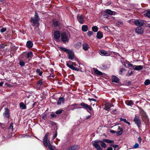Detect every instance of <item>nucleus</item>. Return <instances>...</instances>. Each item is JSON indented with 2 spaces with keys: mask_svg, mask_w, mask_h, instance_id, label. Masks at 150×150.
Segmentation results:
<instances>
[{
  "mask_svg": "<svg viewBox=\"0 0 150 150\" xmlns=\"http://www.w3.org/2000/svg\"><path fill=\"white\" fill-rule=\"evenodd\" d=\"M49 134V132L47 133L44 137L43 139V144L46 147H47L48 146V148L50 150H54L55 148L51 145L50 143V140L49 139L48 141V136Z\"/></svg>",
  "mask_w": 150,
  "mask_h": 150,
  "instance_id": "nucleus-1",
  "label": "nucleus"
},
{
  "mask_svg": "<svg viewBox=\"0 0 150 150\" xmlns=\"http://www.w3.org/2000/svg\"><path fill=\"white\" fill-rule=\"evenodd\" d=\"M62 41L64 43L68 42L70 37V35L68 32H63L61 35Z\"/></svg>",
  "mask_w": 150,
  "mask_h": 150,
  "instance_id": "nucleus-2",
  "label": "nucleus"
},
{
  "mask_svg": "<svg viewBox=\"0 0 150 150\" xmlns=\"http://www.w3.org/2000/svg\"><path fill=\"white\" fill-rule=\"evenodd\" d=\"M100 142V141L98 140L93 141L92 142L93 145L97 150H102L99 145Z\"/></svg>",
  "mask_w": 150,
  "mask_h": 150,
  "instance_id": "nucleus-3",
  "label": "nucleus"
},
{
  "mask_svg": "<svg viewBox=\"0 0 150 150\" xmlns=\"http://www.w3.org/2000/svg\"><path fill=\"white\" fill-rule=\"evenodd\" d=\"M114 106V105L112 104L109 103H106L105 105L104 109L108 111H109L110 110V108Z\"/></svg>",
  "mask_w": 150,
  "mask_h": 150,
  "instance_id": "nucleus-4",
  "label": "nucleus"
},
{
  "mask_svg": "<svg viewBox=\"0 0 150 150\" xmlns=\"http://www.w3.org/2000/svg\"><path fill=\"white\" fill-rule=\"evenodd\" d=\"M77 19L79 23L83 24L84 22V16L81 14L78 15L77 16Z\"/></svg>",
  "mask_w": 150,
  "mask_h": 150,
  "instance_id": "nucleus-5",
  "label": "nucleus"
},
{
  "mask_svg": "<svg viewBox=\"0 0 150 150\" xmlns=\"http://www.w3.org/2000/svg\"><path fill=\"white\" fill-rule=\"evenodd\" d=\"M80 105L82 106L84 109L86 110H88V109L90 111H91L92 110V108L91 107L87 104L84 103H82L80 104Z\"/></svg>",
  "mask_w": 150,
  "mask_h": 150,
  "instance_id": "nucleus-6",
  "label": "nucleus"
},
{
  "mask_svg": "<svg viewBox=\"0 0 150 150\" xmlns=\"http://www.w3.org/2000/svg\"><path fill=\"white\" fill-rule=\"evenodd\" d=\"M133 121L138 127H140L141 124V120L137 116H135L134 118Z\"/></svg>",
  "mask_w": 150,
  "mask_h": 150,
  "instance_id": "nucleus-7",
  "label": "nucleus"
},
{
  "mask_svg": "<svg viewBox=\"0 0 150 150\" xmlns=\"http://www.w3.org/2000/svg\"><path fill=\"white\" fill-rule=\"evenodd\" d=\"M134 23L136 25L140 27L142 26L144 24V21L140 19L136 21Z\"/></svg>",
  "mask_w": 150,
  "mask_h": 150,
  "instance_id": "nucleus-8",
  "label": "nucleus"
},
{
  "mask_svg": "<svg viewBox=\"0 0 150 150\" xmlns=\"http://www.w3.org/2000/svg\"><path fill=\"white\" fill-rule=\"evenodd\" d=\"M5 111L3 113V116L5 117L9 118L10 116L9 110L7 108H5Z\"/></svg>",
  "mask_w": 150,
  "mask_h": 150,
  "instance_id": "nucleus-9",
  "label": "nucleus"
},
{
  "mask_svg": "<svg viewBox=\"0 0 150 150\" xmlns=\"http://www.w3.org/2000/svg\"><path fill=\"white\" fill-rule=\"evenodd\" d=\"M54 38L56 40H58L59 39L60 34L59 31H55L54 33Z\"/></svg>",
  "mask_w": 150,
  "mask_h": 150,
  "instance_id": "nucleus-10",
  "label": "nucleus"
},
{
  "mask_svg": "<svg viewBox=\"0 0 150 150\" xmlns=\"http://www.w3.org/2000/svg\"><path fill=\"white\" fill-rule=\"evenodd\" d=\"M68 54V59L73 60L74 57V52L72 51H70Z\"/></svg>",
  "mask_w": 150,
  "mask_h": 150,
  "instance_id": "nucleus-11",
  "label": "nucleus"
},
{
  "mask_svg": "<svg viewBox=\"0 0 150 150\" xmlns=\"http://www.w3.org/2000/svg\"><path fill=\"white\" fill-rule=\"evenodd\" d=\"M105 12L107 14L110 15H115L116 14V13L115 12L112 11L109 9H106L105 10Z\"/></svg>",
  "mask_w": 150,
  "mask_h": 150,
  "instance_id": "nucleus-12",
  "label": "nucleus"
},
{
  "mask_svg": "<svg viewBox=\"0 0 150 150\" xmlns=\"http://www.w3.org/2000/svg\"><path fill=\"white\" fill-rule=\"evenodd\" d=\"M144 29L143 28L140 27H137L135 30V32L136 33L139 34H141L143 32Z\"/></svg>",
  "mask_w": 150,
  "mask_h": 150,
  "instance_id": "nucleus-13",
  "label": "nucleus"
},
{
  "mask_svg": "<svg viewBox=\"0 0 150 150\" xmlns=\"http://www.w3.org/2000/svg\"><path fill=\"white\" fill-rule=\"evenodd\" d=\"M64 99L63 97L60 98L58 100L57 104L58 105H60L62 103H64Z\"/></svg>",
  "mask_w": 150,
  "mask_h": 150,
  "instance_id": "nucleus-14",
  "label": "nucleus"
},
{
  "mask_svg": "<svg viewBox=\"0 0 150 150\" xmlns=\"http://www.w3.org/2000/svg\"><path fill=\"white\" fill-rule=\"evenodd\" d=\"M134 69L135 70L139 71L142 70L143 68V66L142 65H134Z\"/></svg>",
  "mask_w": 150,
  "mask_h": 150,
  "instance_id": "nucleus-15",
  "label": "nucleus"
},
{
  "mask_svg": "<svg viewBox=\"0 0 150 150\" xmlns=\"http://www.w3.org/2000/svg\"><path fill=\"white\" fill-rule=\"evenodd\" d=\"M103 34L101 32L99 31L97 32L96 37L98 39H100L103 37Z\"/></svg>",
  "mask_w": 150,
  "mask_h": 150,
  "instance_id": "nucleus-16",
  "label": "nucleus"
},
{
  "mask_svg": "<svg viewBox=\"0 0 150 150\" xmlns=\"http://www.w3.org/2000/svg\"><path fill=\"white\" fill-rule=\"evenodd\" d=\"M112 81L116 83H118L119 82V79L115 76H112Z\"/></svg>",
  "mask_w": 150,
  "mask_h": 150,
  "instance_id": "nucleus-17",
  "label": "nucleus"
},
{
  "mask_svg": "<svg viewBox=\"0 0 150 150\" xmlns=\"http://www.w3.org/2000/svg\"><path fill=\"white\" fill-rule=\"evenodd\" d=\"M26 45L28 48H31L33 47V44L31 41L29 40L27 42Z\"/></svg>",
  "mask_w": 150,
  "mask_h": 150,
  "instance_id": "nucleus-18",
  "label": "nucleus"
},
{
  "mask_svg": "<svg viewBox=\"0 0 150 150\" xmlns=\"http://www.w3.org/2000/svg\"><path fill=\"white\" fill-rule=\"evenodd\" d=\"M72 64V62L71 61H69L67 63V66L70 68L73 69L74 67L73 66Z\"/></svg>",
  "mask_w": 150,
  "mask_h": 150,
  "instance_id": "nucleus-19",
  "label": "nucleus"
},
{
  "mask_svg": "<svg viewBox=\"0 0 150 150\" xmlns=\"http://www.w3.org/2000/svg\"><path fill=\"white\" fill-rule=\"evenodd\" d=\"M117 129L120 130L119 131H118L117 132V134L118 135H121L122 133L123 129L122 128H121L119 126H117Z\"/></svg>",
  "mask_w": 150,
  "mask_h": 150,
  "instance_id": "nucleus-20",
  "label": "nucleus"
},
{
  "mask_svg": "<svg viewBox=\"0 0 150 150\" xmlns=\"http://www.w3.org/2000/svg\"><path fill=\"white\" fill-rule=\"evenodd\" d=\"M67 150H77V146L75 145L71 146L70 147L68 148Z\"/></svg>",
  "mask_w": 150,
  "mask_h": 150,
  "instance_id": "nucleus-21",
  "label": "nucleus"
},
{
  "mask_svg": "<svg viewBox=\"0 0 150 150\" xmlns=\"http://www.w3.org/2000/svg\"><path fill=\"white\" fill-rule=\"evenodd\" d=\"M19 105L21 109H26V106L23 103H20Z\"/></svg>",
  "mask_w": 150,
  "mask_h": 150,
  "instance_id": "nucleus-22",
  "label": "nucleus"
},
{
  "mask_svg": "<svg viewBox=\"0 0 150 150\" xmlns=\"http://www.w3.org/2000/svg\"><path fill=\"white\" fill-rule=\"evenodd\" d=\"M89 47V46L88 44L86 43H85L83 44V48L85 50H87Z\"/></svg>",
  "mask_w": 150,
  "mask_h": 150,
  "instance_id": "nucleus-23",
  "label": "nucleus"
},
{
  "mask_svg": "<svg viewBox=\"0 0 150 150\" xmlns=\"http://www.w3.org/2000/svg\"><path fill=\"white\" fill-rule=\"evenodd\" d=\"M103 141L108 143L113 144L114 141L113 140H110L108 139H103Z\"/></svg>",
  "mask_w": 150,
  "mask_h": 150,
  "instance_id": "nucleus-24",
  "label": "nucleus"
},
{
  "mask_svg": "<svg viewBox=\"0 0 150 150\" xmlns=\"http://www.w3.org/2000/svg\"><path fill=\"white\" fill-rule=\"evenodd\" d=\"M88 29V26L87 25H84L82 26V30L84 32H86Z\"/></svg>",
  "mask_w": 150,
  "mask_h": 150,
  "instance_id": "nucleus-25",
  "label": "nucleus"
},
{
  "mask_svg": "<svg viewBox=\"0 0 150 150\" xmlns=\"http://www.w3.org/2000/svg\"><path fill=\"white\" fill-rule=\"evenodd\" d=\"M104 142L103 141H100V145L102 148H105L107 147L106 145Z\"/></svg>",
  "mask_w": 150,
  "mask_h": 150,
  "instance_id": "nucleus-26",
  "label": "nucleus"
},
{
  "mask_svg": "<svg viewBox=\"0 0 150 150\" xmlns=\"http://www.w3.org/2000/svg\"><path fill=\"white\" fill-rule=\"evenodd\" d=\"M53 24L55 26H57L59 25V23L57 21L54 20L53 21Z\"/></svg>",
  "mask_w": 150,
  "mask_h": 150,
  "instance_id": "nucleus-27",
  "label": "nucleus"
},
{
  "mask_svg": "<svg viewBox=\"0 0 150 150\" xmlns=\"http://www.w3.org/2000/svg\"><path fill=\"white\" fill-rule=\"evenodd\" d=\"M94 72L96 74L99 75H102V72L99 71L97 69H96L95 70Z\"/></svg>",
  "mask_w": 150,
  "mask_h": 150,
  "instance_id": "nucleus-28",
  "label": "nucleus"
},
{
  "mask_svg": "<svg viewBox=\"0 0 150 150\" xmlns=\"http://www.w3.org/2000/svg\"><path fill=\"white\" fill-rule=\"evenodd\" d=\"M60 48L61 50L64 51V52H66L67 53L70 51V50L68 49H67L63 47H60Z\"/></svg>",
  "mask_w": 150,
  "mask_h": 150,
  "instance_id": "nucleus-29",
  "label": "nucleus"
},
{
  "mask_svg": "<svg viewBox=\"0 0 150 150\" xmlns=\"http://www.w3.org/2000/svg\"><path fill=\"white\" fill-rule=\"evenodd\" d=\"M92 30L94 32H96L98 30V28L96 26H94L92 28Z\"/></svg>",
  "mask_w": 150,
  "mask_h": 150,
  "instance_id": "nucleus-30",
  "label": "nucleus"
},
{
  "mask_svg": "<svg viewBox=\"0 0 150 150\" xmlns=\"http://www.w3.org/2000/svg\"><path fill=\"white\" fill-rule=\"evenodd\" d=\"M100 55H105L107 54L106 51L103 50H100Z\"/></svg>",
  "mask_w": 150,
  "mask_h": 150,
  "instance_id": "nucleus-31",
  "label": "nucleus"
},
{
  "mask_svg": "<svg viewBox=\"0 0 150 150\" xmlns=\"http://www.w3.org/2000/svg\"><path fill=\"white\" fill-rule=\"evenodd\" d=\"M19 64L21 66H23L25 65V63L22 60L20 59Z\"/></svg>",
  "mask_w": 150,
  "mask_h": 150,
  "instance_id": "nucleus-32",
  "label": "nucleus"
},
{
  "mask_svg": "<svg viewBox=\"0 0 150 150\" xmlns=\"http://www.w3.org/2000/svg\"><path fill=\"white\" fill-rule=\"evenodd\" d=\"M81 46V43H78L74 45V47L76 49L79 48Z\"/></svg>",
  "mask_w": 150,
  "mask_h": 150,
  "instance_id": "nucleus-33",
  "label": "nucleus"
},
{
  "mask_svg": "<svg viewBox=\"0 0 150 150\" xmlns=\"http://www.w3.org/2000/svg\"><path fill=\"white\" fill-rule=\"evenodd\" d=\"M31 21L33 22L34 24L36 23L38 21L37 19L34 18H33L32 17L31 18Z\"/></svg>",
  "mask_w": 150,
  "mask_h": 150,
  "instance_id": "nucleus-34",
  "label": "nucleus"
},
{
  "mask_svg": "<svg viewBox=\"0 0 150 150\" xmlns=\"http://www.w3.org/2000/svg\"><path fill=\"white\" fill-rule=\"evenodd\" d=\"M27 56L28 58H29L30 57H32L33 53L31 52H28L27 54Z\"/></svg>",
  "mask_w": 150,
  "mask_h": 150,
  "instance_id": "nucleus-35",
  "label": "nucleus"
},
{
  "mask_svg": "<svg viewBox=\"0 0 150 150\" xmlns=\"http://www.w3.org/2000/svg\"><path fill=\"white\" fill-rule=\"evenodd\" d=\"M127 64L129 68L130 69L134 68V65L133 66L132 64L130 63L129 62H127Z\"/></svg>",
  "mask_w": 150,
  "mask_h": 150,
  "instance_id": "nucleus-36",
  "label": "nucleus"
},
{
  "mask_svg": "<svg viewBox=\"0 0 150 150\" xmlns=\"http://www.w3.org/2000/svg\"><path fill=\"white\" fill-rule=\"evenodd\" d=\"M144 83L145 85L147 86L150 84V80L147 79L145 81Z\"/></svg>",
  "mask_w": 150,
  "mask_h": 150,
  "instance_id": "nucleus-37",
  "label": "nucleus"
},
{
  "mask_svg": "<svg viewBox=\"0 0 150 150\" xmlns=\"http://www.w3.org/2000/svg\"><path fill=\"white\" fill-rule=\"evenodd\" d=\"M13 123L11 122L10 124V126L8 128L9 129L11 130L12 131H13Z\"/></svg>",
  "mask_w": 150,
  "mask_h": 150,
  "instance_id": "nucleus-38",
  "label": "nucleus"
},
{
  "mask_svg": "<svg viewBox=\"0 0 150 150\" xmlns=\"http://www.w3.org/2000/svg\"><path fill=\"white\" fill-rule=\"evenodd\" d=\"M62 110L60 109L56 111V113L57 114H60L62 112Z\"/></svg>",
  "mask_w": 150,
  "mask_h": 150,
  "instance_id": "nucleus-39",
  "label": "nucleus"
},
{
  "mask_svg": "<svg viewBox=\"0 0 150 150\" xmlns=\"http://www.w3.org/2000/svg\"><path fill=\"white\" fill-rule=\"evenodd\" d=\"M87 35L89 37H91V35H93V32L91 31H88L87 33Z\"/></svg>",
  "mask_w": 150,
  "mask_h": 150,
  "instance_id": "nucleus-40",
  "label": "nucleus"
},
{
  "mask_svg": "<svg viewBox=\"0 0 150 150\" xmlns=\"http://www.w3.org/2000/svg\"><path fill=\"white\" fill-rule=\"evenodd\" d=\"M146 16L148 17H150V11H148L146 13Z\"/></svg>",
  "mask_w": 150,
  "mask_h": 150,
  "instance_id": "nucleus-41",
  "label": "nucleus"
},
{
  "mask_svg": "<svg viewBox=\"0 0 150 150\" xmlns=\"http://www.w3.org/2000/svg\"><path fill=\"white\" fill-rule=\"evenodd\" d=\"M35 18H36V19H37L38 20H39V17L38 16V14L36 12L35 13Z\"/></svg>",
  "mask_w": 150,
  "mask_h": 150,
  "instance_id": "nucleus-42",
  "label": "nucleus"
},
{
  "mask_svg": "<svg viewBox=\"0 0 150 150\" xmlns=\"http://www.w3.org/2000/svg\"><path fill=\"white\" fill-rule=\"evenodd\" d=\"M139 146V144L137 143H136L135 144V145L134 146L133 148L134 149H137L138 147Z\"/></svg>",
  "mask_w": 150,
  "mask_h": 150,
  "instance_id": "nucleus-43",
  "label": "nucleus"
},
{
  "mask_svg": "<svg viewBox=\"0 0 150 150\" xmlns=\"http://www.w3.org/2000/svg\"><path fill=\"white\" fill-rule=\"evenodd\" d=\"M133 101L132 100H130L129 101V102L128 103V105L129 106H131L133 104Z\"/></svg>",
  "mask_w": 150,
  "mask_h": 150,
  "instance_id": "nucleus-44",
  "label": "nucleus"
},
{
  "mask_svg": "<svg viewBox=\"0 0 150 150\" xmlns=\"http://www.w3.org/2000/svg\"><path fill=\"white\" fill-rule=\"evenodd\" d=\"M6 30V28H2L1 29L0 31L1 33H4Z\"/></svg>",
  "mask_w": 150,
  "mask_h": 150,
  "instance_id": "nucleus-45",
  "label": "nucleus"
},
{
  "mask_svg": "<svg viewBox=\"0 0 150 150\" xmlns=\"http://www.w3.org/2000/svg\"><path fill=\"white\" fill-rule=\"evenodd\" d=\"M110 146L112 147H113V148H114L115 149L117 147H118V146L117 145H114L113 144H111L110 145Z\"/></svg>",
  "mask_w": 150,
  "mask_h": 150,
  "instance_id": "nucleus-46",
  "label": "nucleus"
},
{
  "mask_svg": "<svg viewBox=\"0 0 150 150\" xmlns=\"http://www.w3.org/2000/svg\"><path fill=\"white\" fill-rule=\"evenodd\" d=\"M38 84H40V85H41L42 84V80L41 79L38 82Z\"/></svg>",
  "mask_w": 150,
  "mask_h": 150,
  "instance_id": "nucleus-47",
  "label": "nucleus"
},
{
  "mask_svg": "<svg viewBox=\"0 0 150 150\" xmlns=\"http://www.w3.org/2000/svg\"><path fill=\"white\" fill-rule=\"evenodd\" d=\"M73 70H76L78 71H79V69L77 67H74L73 68Z\"/></svg>",
  "mask_w": 150,
  "mask_h": 150,
  "instance_id": "nucleus-48",
  "label": "nucleus"
},
{
  "mask_svg": "<svg viewBox=\"0 0 150 150\" xmlns=\"http://www.w3.org/2000/svg\"><path fill=\"white\" fill-rule=\"evenodd\" d=\"M138 141L140 144H141L142 141V139L140 137H139L138 138Z\"/></svg>",
  "mask_w": 150,
  "mask_h": 150,
  "instance_id": "nucleus-49",
  "label": "nucleus"
},
{
  "mask_svg": "<svg viewBox=\"0 0 150 150\" xmlns=\"http://www.w3.org/2000/svg\"><path fill=\"white\" fill-rule=\"evenodd\" d=\"M125 70V69H121L120 70V71L119 72V74H122V71Z\"/></svg>",
  "mask_w": 150,
  "mask_h": 150,
  "instance_id": "nucleus-50",
  "label": "nucleus"
},
{
  "mask_svg": "<svg viewBox=\"0 0 150 150\" xmlns=\"http://www.w3.org/2000/svg\"><path fill=\"white\" fill-rule=\"evenodd\" d=\"M88 100H89V101H96V99H94V98H88Z\"/></svg>",
  "mask_w": 150,
  "mask_h": 150,
  "instance_id": "nucleus-51",
  "label": "nucleus"
},
{
  "mask_svg": "<svg viewBox=\"0 0 150 150\" xmlns=\"http://www.w3.org/2000/svg\"><path fill=\"white\" fill-rule=\"evenodd\" d=\"M57 132H56L55 133L54 136L53 137V139H54V138H55L57 137Z\"/></svg>",
  "mask_w": 150,
  "mask_h": 150,
  "instance_id": "nucleus-52",
  "label": "nucleus"
},
{
  "mask_svg": "<svg viewBox=\"0 0 150 150\" xmlns=\"http://www.w3.org/2000/svg\"><path fill=\"white\" fill-rule=\"evenodd\" d=\"M110 132L112 133H115L116 132L114 130H111L110 131Z\"/></svg>",
  "mask_w": 150,
  "mask_h": 150,
  "instance_id": "nucleus-53",
  "label": "nucleus"
},
{
  "mask_svg": "<svg viewBox=\"0 0 150 150\" xmlns=\"http://www.w3.org/2000/svg\"><path fill=\"white\" fill-rule=\"evenodd\" d=\"M51 115L52 117H56V115L55 114H51Z\"/></svg>",
  "mask_w": 150,
  "mask_h": 150,
  "instance_id": "nucleus-54",
  "label": "nucleus"
},
{
  "mask_svg": "<svg viewBox=\"0 0 150 150\" xmlns=\"http://www.w3.org/2000/svg\"><path fill=\"white\" fill-rule=\"evenodd\" d=\"M112 148L111 147H109L106 150H112ZM114 150H115V149Z\"/></svg>",
  "mask_w": 150,
  "mask_h": 150,
  "instance_id": "nucleus-55",
  "label": "nucleus"
},
{
  "mask_svg": "<svg viewBox=\"0 0 150 150\" xmlns=\"http://www.w3.org/2000/svg\"><path fill=\"white\" fill-rule=\"evenodd\" d=\"M46 115H44L42 117V118L43 119H45L46 118Z\"/></svg>",
  "mask_w": 150,
  "mask_h": 150,
  "instance_id": "nucleus-56",
  "label": "nucleus"
},
{
  "mask_svg": "<svg viewBox=\"0 0 150 150\" xmlns=\"http://www.w3.org/2000/svg\"><path fill=\"white\" fill-rule=\"evenodd\" d=\"M4 83L3 81H1V82L0 83V86H1L3 85V84H4Z\"/></svg>",
  "mask_w": 150,
  "mask_h": 150,
  "instance_id": "nucleus-57",
  "label": "nucleus"
},
{
  "mask_svg": "<svg viewBox=\"0 0 150 150\" xmlns=\"http://www.w3.org/2000/svg\"><path fill=\"white\" fill-rule=\"evenodd\" d=\"M42 71H40V72L39 73V74H38V75L40 76H41L42 75Z\"/></svg>",
  "mask_w": 150,
  "mask_h": 150,
  "instance_id": "nucleus-58",
  "label": "nucleus"
},
{
  "mask_svg": "<svg viewBox=\"0 0 150 150\" xmlns=\"http://www.w3.org/2000/svg\"><path fill=\"white\" fill-rule=\"evenodd\" d=\"M37 73H39L40 72V69H37L36 71Z\"/></svg>",
  "mask_w": 150,
  "mask_h": 150,
  "instance_id": "nucleus-59",
  "label": "nucleus"
},
{
  "mask_svg": "<svg viewBox=\"0 0 150 150\" xmlns=\"http://www.w3.org/2000/svg\"><path fill=\"white\" fill-rule=\"evenodd\" d=\"M73 65V66L74 67V66H76V64H75V63L74 62H72V64Z\"/></svg>",
  "mask_w": 150,
  "mask_h": 150,
  "instance_id": "nucleus-60",
  "label": "nucleus"
},
{
  "mask_svg": "<svg viewBox=\"0 0 150 150\" xmlns=\"http://www.w3.org/2000/svg\"><path fill=\"white\" fill-rule=\"evenodd\" d=\"M104 28H105V30H106L107 29H108V28L106 26H104Z\"/></svg>",
  "mask_w": 150,
  "mask_h": 150,
  "instance_id": "nucleus-61",
  "label": "nucleus"
},
{
  "mask_svg": "<svg viewBox=\"0 0 150 150\" xmlns=\"http://www.w3.org/2000/svg\"><path fill=\"white\" fill-rule=\"evenodd\" d=\"M78 105V104H73L71 105V106H77Z\"/></svg>",
  "mask_w": 150,
  "mask_h": 150,
  "instance_id": "nucleus-62",
  "label": "nucleus"
},
{
  "mask_svg": "<svg viewBox=\"0 0 150 150\" xmlns=\"http://www.w3.org/2000/svg\"><path fill=\"white\" fill-rule=\"evenodd\" d=\"M123 121L124 122H125V123H126V122L127 121L126 120V119H123Z\"/></svg>",
  "mask_w": 150,
  "mask_h": 150,
  "instance_id": "nucleus-63",
  "label": "nucleus"
},
{
  "mask_svg": "<svg viewBox=\"0 0 150 150\" xmlns=\"http://www.w3.org/2000/svg\"><path fill=\"white\" fill-rule=\"evenodd\" d=\"M126 123L127 124L129 125H130V122L128 121H127L126 122Z\"/></svg>",
  "mask_w": 150,
  "mask_h": 150,
  "instance_id": "nucleus-64",
  "label": "nucleus"
}]
</instances>
